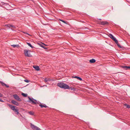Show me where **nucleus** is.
I'll use <instances>...</instances> for the list:
<instances>
[{
  "label": "nucleus",
  "instance_id": "23",
  "mask_svg": "<svg viewBox=\"0 0 130 130\" xmlns=\"http://www.w3.org/2000/svg\"><path fill=\"white\" fill-rule=\"evenodd\" d=\"M125 105L126 106V107L128 108H130V105H127L126 104Z\"/></svg>",
  "mask_w": 130,
  "mask_h": 130
},
{
  "label": "nucleus",
  "instance_id": "17",
  "mask_svg": "<svg viewBox=\"0 0 130 130\" xmlns=\"http://www.w3.org/2000/svg\"><path fill=\"white\" fill-rule=\"evenodd\" d=\"M51 80L49 78H45L44 79V81L45 82H47L48 81H51Z\"/></svg>",
  "mask_w": 130,
  "mask_h": 130
},
{
  "label": "nucleus",
  "instance_id": "18",
  "mask_svg": "<svg viewBox=\"0 0 130 130\" xmlns=\"http://www.w3.org/2000/svg\"><path fill=\"white\" fill-rule=\"evenodd\" d=\"M95 60L94 59H91L89 61L91 63H94L95 62Z\"/></svg>",
  "mask_w": 130,
  "mask_h": 130
},
{
  "label": "nucleus",
  "instance_id": "7",
  "mask_svg": "<svg viewBox=\"0 0 130 130\" xmlns=\"http://www.w3.org/2000/svg\"><path fill=\"white\" fill-rule=\"evenodd\" d=\"M30 126L31 128L34 130H41L40 128L32 124H31Z\"/></svg>",
  "mask_w": 130,
  "mask_h": 130
},
{
  "label": "nucleus",
  "instance_id": "19",
  "mask_svg": "<svg viewBox=\"0 0 130 130\" xmlns=\"http://www.w3.org/2000/svg\"><path fill=\"white\" fill-rule=\"evenodd\" d=\"M27 44L29 46L31 47L32 48H34V47L32 46L31 44L30 43H27Z\"/></svg>",
  "mask_w": 130,
  "mask_h": 130
},
{
  "label": "nucleus",
  "instance_id": "14",
  "mask_svg": "<svg viewBox=\"0 0 130 130\" xmlns=\"http://www.w3.org/2000/svg\"><path fill=\"white\" fill-rule=\"evenodd\" d=\"M33 67L37 71H39L40 70L39 67L38 66H33Z\"/></svg>",
  "mask_w": 130,
  "mask_h": 130
},
{
  "label": "nucleus",
  "instance_id": "6",
  "mask_svg": "<svg viewBox=\"0 0 130 130\" xmlns=\"http://www.w3.org/2000/svg\"><path fill=\"white\" fill-rule=\"evenodd\" d=\"M24 52L25 55L26 56L31 57L32 56L28 50H24Z\"/></svg>",
  "mask_w": 130,
  "mask_h": 130
},
{
  "label": "nucleus",
  "instance_id": "11",
  "mask_svg": "<svg viewBox=\"0 0 130 130\" xmlns=\"http://www.w3.org/2000/svg\"><path fill=\"white\" fill-rule=\"evenodd\" d=\"M11 103H12L13 104L17 106H18L19 105V103L15 101V100H12L11 101Z\"/></svg>",
  "mask_w": 130,
  "mask_h": 130
},
{
  "label": "nucleus",
  "instance_id": "21",
  "mask_svg": "<svg viewBox=\"0 0 130 130\" xmlns=\"http://www.w3.org/2000/svg\"><path fill=\"white\" fill-rule=\"evenodd\" d=\"M21 94L22 96L24 97H26L27 95V94H25L23 93H22Z\"/></svg>",
  "mask_w": 130,
  "mask_h": 130
},
{
  "label": "nucleus",
  "instance_id": "8",
  "mask_svg": "<svg viewBox=\"0 0 130 130\" xmlns=\"http://www.w3.org/2000/svg\"><path fill=\"white\" fill-rule=\"evenodd\" d=\"M13 96L14 99L18 101H21V99L19 97V96L16 94H14L13 95Z\"/></svg>",
  "mask_w": 130,
  "mask_h": 130
},
{
  "label": "nucleus",
  "instance_id": "34",
  "mask_svg": "<svg viewBox=\"0 0 130 130\" xmlns=\"http://www.w3.org/2000/svg\"><path fill=\"white\" fill-rule=\"evenodd\" d=\"M28 51H29V52H30V51H29V50H28Z\"/></svg>",
  "mask_w": 130,
  "mask_h": 130
},
{
  "label": "nucleus",
  "instance_id": "3",
  "mask_svg": "<svg viewBox=\"0 0 130 130\" xmlns=\"http://www.w3.org/2000/svg\"><path fill=\"white\" fill-rule=\"evenodd\" d=\"M29 99V101H28V102L31 103L32 104H39L40 103H41L40 102L37 101L33 98H31L29 97H28Z\"/></svg>",
  "mask_w": 130,
  "mask_h": 130
},
{
  "label": "nucleus",
  "instance_id": "28",
  "mask_svg": "<svg viewBox=\"0 0 130 130\" xmlns=\"http://www.w3.org/2000/svg\"><path fill=\"white\" fill-rule=\"evenodd\" d=\"M0 102H4V101L3 100H2L0 98Z\"/></svg>",
  "mask_w": 130,
  "mask_h": 130
},
{
  "label": "nucleus",
  "instance_id": "16",
  "mask_svg": "<svg viewBox=\"0 0 130 130\" xmlns=\"http://www.w3.org/2000/svg\"><path fill=\"white\" fill-rule=\"evenodd\" d=\"M38 45H40V46L42 47H44V45H45V44H44L43 43H38Z\"/></svg>",
  "mask_w": 130,
  "mask_h": 130
},
{
  "label": "nucleus",
  "instance_id": "9",
  "mask_svg": "<svg viewBox=\"0 0 130 130\" xmlns=\"http://www.w3.org/2000/svg\"><path fill=\"white\" fill-rule=\"evenodd\" d=\"M99 23L100 24L102 25H105L108 24V23L106 21H100L99 22Z\"/></svg>",
  "mask_w": 130,
  "mask_h": 130
},
{
  "label": "nucleus",
  "instance_id": "29",
  "mask_svg": "<svg viewBox=\"0 0 130 130\" xmlns=\"http://www.w3.org/2000/svg\"><path fill=\"white\" fill-rule=\"evenodd\" d=\"M3 96V95L0 93V97H1Z\"/></svg>",
  "mask_w": 130,
  "mask_h": 130
},
{
  "label": "nucleus",
  "instance_id": "27",
  "mask_svg": "<svg viewBox=\"0 0 130 130\" xmlns=\"http://www.w3.org/2000/svg\"><path fill=\"white\" fill-rule=\"evenodd\" d=\"M62 21L63 22V23H65V24H67V23H66V22L64 21L63 20H62Z\"/></svg>",
  "mask_w": 130,
  "mask_h": 130
},
{
  "label": "nucleus",
  "instance_id": "26",
  "mask_svg": "<svg viewBox=\"0 0 130 130\" xmlns=\"http://www.w3.org/2000/svg\"><path fill=\"white\" fill-rule=\"evenodd\" d=\"M4 5L5 6H7L9 5V4L7 3H4Z\"/></svg>",
  "mask_w": 130,
  "mask_h": 130
},
{
  "label": "nucleus",
  "instance_id": "33",
  "mask_svg": "<svg viewBox=\"0 0 130 130\" xmlns=\"http://www.w3.org/2000/svg\"><path fill=\"white\" fill-rule=\"evenodd\" d=\"M22 32L24 33V32Z\"/></svg>",
  "mask_w": 130,
  "mask_h": 130
},
{
  "label": "nucleus",
  "instance_id": "22",
  "mask_svg": "<svg viewBox=\"0 0 130 130\" xmlns=\"http://www.w3.org/2000/svg\"><path fill=\"white\" fill-rule=\"evenodd\" d=\"M29 114L31 115H33L34 114V113L31 111H30L29 112Z\"/></svg>",
  "mask_w": 130,
  "mask_h": 130
},
{
  "label": "nucleus",
  "instance_id": "24",
  "mask_svg": "<svg viewBox=\"0 0 130 130\" xmlns=\"http://www.w3.org/2000/svg\"><path fill=\"white\" fill-rule=\"evenodd\" d=\"M24 81L27 83H28L29 82V80L27 79H25L24 80Z\"/></svg>",
  "mask_w": 130,
  "mask_h": 130
},
{
  "label": "nucleus",
  "instance_id": "4",
  "mask_svg": "<svg viewBox=\"0 0 130 130\" xmlns=\"http://www.w3.org/2000/svg\"><path fill=\"white\" fill-rule=\"evenodd\" d=\"M8 105L10 108L11 109L16 113V114L18 115L19 113V112L18 111L19 110L17 109H15V106L11 105L9 104H8Z\"/></svg>",
  "mask_w": 130,
  "mask_h": 130
},
{
  "label": "nucleus",
  "instance_id": "25",
  "mask_svg": "<svg viewBox=\"0 0 130 130\" xmlns=\"http://www.w3.org/2000/svg\"><path fill=\"white\" fill-rule=\"evenodd\" d=\"M25 35H26V36H27V35H29V36H31V35H30L28 33H24Z\"/></svg>",
  "mask_w": 130,
  "mask_h": 130
},
{
  "label": "nucleus",
  "instance_id": "15",
  "mask_svg": "<svg viewBox=\"0 0 130 130\" xmlns=\"http://www.w3.org/2000/svg\"><path fill=\"white\" fill-rule=\"evenodd\" d=\"M73 77L74 78H76L78 79L80 81H82V79L81 78H80L79 77L77 76H75V77Z\"/></svg>",
  "mask_w": 130,
  "mask_h": 130
},
{
  "label": "nucleus",
  "instance_id": "13",
  "mask_svg": "<svg viewBox=\"0 0 130 130\" xmlns=\"http://www.w3.org/2000/svg\"><path fill=\"white\" fill-rule=\"evenodd\" d=\"M39 106L41 107V108H42L43 107L45 108L48 107L46 105L44 104H40Z\"/></svg>",
  "mask_w": 130,
  "mask_h": 130
},
{
  "label": "nucleus",
  "instance_id": "20",
  "mask_svg": "<svg viewBox=\"0 0 130 130\" xmlns=\"http://www.w3.org/2000/svg\"><path fill=\"white\" fill-rule=\"evenodd\" d=\"M11 46L13 47H18L19 46V45H17V44L12 45H11Z\"/></svg>",
  "mask_w": 130,
  "mask_h": 130
},
{
  "label": "nucleus",
  "instance_id": "10",
  "mask_svg": "<svg viewBox=\"0 0 130 130\" xmlns=\"http://www.w3.org/2000/svg\"><path fill=\"white\" fill-rule=\"evenodd\" d=\"M0 83L2 84V85L3 86H5L7 88H8L9 87V85L6 84L5 83L3 82L2 81H0Z\"/></svg>",
  "mask_w": 130,
  "mask_h": 130
},
{
  "label": "nucleus",
  "instance_id": "31",
  "mask_svg": "<svg viewBox=\"0 0 130 130\" xmlns=\"http://www.w3.org/2000/svg\"><path fill=\"white\" fill-rule=\"evenodd\" d=\"M59 20L61 21H62V20H61V19H60Z\"/></svg>",
  "mask_w": 130,
  "mask_h": 130
},
{
  "label": "nucleus",
  "instance_id": "32",
  "mask_svg": "<svg viewBox=\"0 0 130 130\" xmlns=\"http://www.w3.org/2000/svg\"><path fill=\"white\" fill-rule=\"evenodd\" d=\"M99 20H101V19H99Z\"/></svg>",
  "mask_w": 130,
  "mask_h": 130
},
{
  "label": "nucleus",
  "instance_id": "12",
  "mask_svg": "<svg viewBox=\"0 0 130 130\" xmlns=\"http://www.w3.org/2000/svg\"><path fill=\"white\" fill-rule=\"evenodd\" d=\"M122 68H124L126 70L129 69L130 70V67L127 66H122Z\"/></svg>",
  "mask_w": 130,
  "mask_h": 130
},
{
  "label": "nucleus",
  "instance_id": "30",
  "mask_svg": "<svg viewBox=\"0 0 130 130\" xmlns=\"http://www.w3.org/2000/svg\"><path fill=\"white\" fill-rule=\"evenodd\" d=\"M43 48H44L45 49H47V48H46L44 46V47H43Z\"/></svg>",
  "mask_w": 130,
  "mask_h": 130
},
{
  "label": "nucleus",
  "instance_id": "2",
  "mask_svg": "<svg viewBox=\"0 0 130 130\" xmlns=\"http://www.w3.org/2000/svg\"><path fill=\"white\" fill-rule=\"evenodd\" d=\"M109 36L115 42V43L117 44V45L118 47L122 48V47L121 45L118 43V41L111 34H109Z\"/></svg>",
  "mask_w": 130,
  "mask_h": 130
},
{
  "label": "nucleus",
  "instance_id": "5",
  "mask_svg": "<svg viewBox=\"0 0 130 130\" xmlns=\"http://www.w3.org/2000/svg\"><path fill=\"white\" fill-rule=\"evenodd\" d=\"M5 26L6 28H7V29H10L11 30L15 31L14 29L15 28V26L10 24H8L5 25Z\"/></svg>",
  "mask_w": 130,
  "mask_h": 130
},
{
  "label": "nucleus",
  "instance_id": "1",
  "mask_svg": "<svg viewBox=\"0 0 130 130\" xmlns=\"http://www.w3.org/2000/svg\"><path fill=\"white\" fill-rule=\"evenodd\" d=\"M57 86L61 88H63L64 89H70L71 90L74 91L75 88H70L68 85L63 83H59L57 84Z\"/></svg>",
  "mask_w": 130,
  "mask_h": 130
}]
</instances>
